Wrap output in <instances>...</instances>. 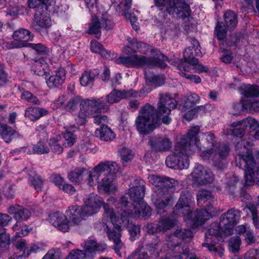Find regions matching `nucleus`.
<instances>
[{
    "mask_svg": "<svg viewBox=\"0 0 259 259\" xmlns=\"http://www.w3.org/2000/svg\"><path fill=\"white\" fill-rule=\"evenodd\" d=\"M199 131V126L192 127L177 143L173 154L166 158L165 164L167 167L177 169H187L189 167V158L194 153L195 147L202 150L198 138Z\"/></svg>",
    "mask_w": 259,
    "mask_h": 259,
    "instance_id": "f257e3e1",
    "label": "nucleus"
},
{
    "mask_svg": "<svg viewBox=\"0 0 259 259\" xmlns=\"http://www.w3.org/2000/svg\"><path fill=\"white\" fill-rule=\"evenodd\" d=\"M115 206L116 213L125 220L128 217L146 220L151 215V209L144 201L134 204L128 201L127 197L122 196Z\"/></svg>",
    "mask_w": 259,
    "mask_h": 259,
    "instance_id": "f03ea898",
    "label": "nucleus"
},
{
    "mask_svg": "<svg viewBox=\"0 0 259 259\" xmlns=\"http://www.w3.org/2000/svg\"><path fill=\"white\" fill-rule=\"evenodd\" d=\"M166 56L162 54H157L153 57H146L142 55H134L127 57H120L115 60L117 64L126 66L139 67L147 66L149 68H164L167 66Z\"/></svg>",
    "mask_w": 259,
    "mask_h": 259,
    "instance_id": "7ed1b4c3",
    "label": "nucleus"
},
{
    "mask_svg": "<svg viewBox=\"0 0 259 259\" xmlns=\"http://www.w3.org/2000/svg\"><path fill=\"white\" fill-rule=\"evenodd\" d=\"M105 213L109 218L113 224L114 227L112 229L107 227V234L110 241L113 243V249L116 253L121 257L120 252V249L123 246V243L121 240V227L122 224L125 221L123 217L120 216L116 212H115L112 208L110 207L107 204L104 205Z\"/></svg>",
    "mask_w": 259,
    "mask_h": 259,
    "instance_id": "20e7f679",
    "label": "nucleus"
},
{
    "mask_svg": "<svg viewBox=\"0 0 259 259\" xmlns=\"http://www.w3.org/2000/svg\"><path fill=\"white\" fill-rule=\"evenodd\" d=\"M200 46L197 40H194L193 46L189 47L184 52V58L176 62L175 65L178 69H183L184 71H190L194 70L196 73L207 72L208 69L202 64H198V60L195 56L201 54Z\"/></svg>",
    "mask_w": 259,
    "mask_h": 259,
    "instance_id": "39448f33",
    "label": "nucleus"
},
{
    "mask_svg": "<svg viewBox=\"0 0 259 259\" xmlns=\"http://www.w3.org/2000/svg\"><path fill=\"white\" fill-rule=\"evenodd\" d=\"M159 119L161 118L158 116L156 109L147 104L141 109L135 121V126L140 134L148 135L155 129Z\"/></svg>",
    "mask_w": 259,
    "mask_h": 259,
    "instance_id": "423d86ee",
    "label": "nucleus"
},
{
    "mask_svg": "<svg viewBox=\"0 0 259 259\" xmlns=\"http://www.w3.org/2000/svg\"><path fill=\"white\" fill-rule=\"evenodd\" d=\"M223 234L226 236L224 233V228L221 225V222L212 223L205 234L206 240L207 242L203 243L202 247H206L215 255L222 257L224 254V249L222 246L217 245L216 244L223 241Z\"/></svg>",
    "mask_w": 259,
    "mask_h": 259,
    "instance_id": "0eeeda50",
    "label": "nucleus"
},
{
    "mask_svg": "<svg viewBox=\"0 0 259 259\" xmlns=\"http://www.w3.org/2000/svg\"><path fill=\"white\" fill-rule=\"evenodd\" d=\"M154 3L157 7H165L170 15L176 14L183 19L188 18L191 15L190 6L184 0H154Z\"/></svg>",
    "mask_w": 259,
    "mask_h": 259,
    "instance_id": "6e6552de",
    "label": "nucleus"
},
{
    "mask_svg": "<svg viewBox=\"0 0 259 259\" xmlns=\"http://www.w3.org/2000/svg\"><path fill=\"white\" fill-rule=\"evenodd\" d=\"M159 100L158 103V116L161 118L162 122L168 124L171 121V118L168 116L171 110L176 108L177 103L175 98L170 96L169 94L160 93L159 94Z\"/></svg>",
    "mask_w": 259,
    "mask_h": 259,
    "instance_id": "1a4fd4ad",
    "label": "nucleus"
},
{
    "mask_svg": "<svg viewBox=\"0 0 259 259\" xmlns=\"http://www.w3.org/2000/svg\"><path fill=\"white\" fill-rule=\"evenodd\" d=\"M82 206L73 205L68 207L65 213L66 224L68 227H80L85 223V217H88V213L84 211Z\"/></svg>",
    "mask_w": 259,
    "mask_h": 259,
    "instance_id": "9d476101",
    "label": "nucleus"
},
{
    "mask_svg": "<svg viewBox=\"0 0 259 259\" xmlns=\"http://www.w3.org/2000/svg\"><path fill=\"white\" fill-rule=\"evenodd\" d=\"M246 167L244 172L245 185H253L255 180L259 182V164H256L253 157L251 156L243 157L242 165Z\"/></svg>",
    "mask_w": 259,
    "mask_h": 259,
    "instance_id": "9b49d317",
    "label": "nucleus"
},
{
    "mask_svg": "<svg viewBox=\"0 0 259 259\" xmlns=\"http://www.w3.org/2000/svg\"><path fill=\"white\" fill-rule=\"evenodd\" d=\"M117 164L116 162H108V168H106L103 174L104 177L99 183V189L102 190L105 193L113 192L116 189L115 185L113 182L116 176V172L117 171Z\"/></svg>",
    "mask_w": 259,
    "mask_h": 259,
    "instance_id": "f8f14e48",
    "label": "nucleus"
},
{
    "mask_svg": "<svg viewBox=\"0 0 259 259\" xmlns=\"http://www.w3.org/2000/svg\"><path fill=\"white\" fill-rule=\"evenodd\" d=\"M240 218V211L237 209L232 208L222 215L220 219L221 225L224 228V233L226 236L233 234L234 227L238 222Z\"/></svg>",
    "mask_w": 259,
    "mask_h": 259,
    "instance_id": "ddd939ff",
    "label": "nucleus"
},
{
    "mask_svg": "<svg viewBox=\"0 0 259 259\" xmlns=\"http://www.w3.org/2000/svg\"><path fill=\"white\" fill-rule=\"evenodd\" d=\"M234 128L232 134L239 138H242L245 134V128L247 127L251 131H255V134H259V124L254 118L247 117L242 120L234 122L232 124Z\"/></svg>",
    "mask_w": 259,
    "mask_h": 259,
    "instance_id": "4468645a",
    "label": "nucleus"
},
{
    "mask_svg": "<svg viewBox=\"0 0 259 259\" xmlns=\"http://www.w3.org/2000/svg\"><path fill=\"white\" fill-rule=\"evenodd\" d=\"M193 202V198L191 192L182 191L178 202L174 208V212L177 214L182 213L184 215H188V218L191 221L190 214L194 212L191 211V205Z\"/></svg>",
    "mask_w": 259,
    "mask_h": 259,
    "instance_id": "2eb2a0df",
    "label": "nucleus"
},
{
    "mask_svg": "<svg viewBox=\"0 0 259 259\" xmlns=\"http://www.w3.org/2000/svg\"><path fill=\"white\" fill-rule=\"evenodd\" d=\"M192 181L199 185H206L212 182L214 175L212 171L205 168L202 165L197 164L191 174Z\"/></svg>",
    "mask_w": 259,
    "mask_h": 259,
    "instance_id": "dca6fc26",
    "label": "nucleus"
},
{
    "mask_svg": "<svg viewBox=\"0 0 259 259\" xmlns=\"http://www.w3.org/2000/svg\"><path fill=\"white\" fill-rule=\"evenodd\" d=\"M148 145L152 151L161 153L169 151L172 147V143L167 137L152 136L148 139Z\"/></svg>",
    "mask_w": 259,
    "mask_h": 259,
    "instance_id": "f3484780",
    "label": "nucleus"
},
{
    "mask_svg": "<svg viewBox=\"0 0 259 259\" xmlns=\"http://www.w3.org/2000/svg\"><path fill=\"white\" fill-rule=\"evenodd\" d=\"M83 201L84 205L82 207L84 209V211L88 213V215L97 213L102 205L103 207L105 204L110 206L108 203H104L103 199L94 193L86 195ZM109 207H110V206Z\"/></svg>",
    "mask_w": 259,
    "mask_h": 259,
    "instance_id": "a211bd4d",
    "label": "nucleus"
},
{
    "mask_svg": "<svg viewBox=\"0 0 259 259\" xmlns=\"http://www.w3.org/2000/svg\"><path fill=\"white\" fill-rule=\"evenodd\" d=\"M217 211L210 204L207 205L206 209L196 210L190 214L191 221L195 227L202 225L205 221L212 217Z\"/></svg>",
    "mask_w": 259,
    "mask_h": 259,
    "instance_id": "6ab92c4d",
    "label": "nucleus"
},
{
    "mask_svg": "<svg viewBox=\"0 0 259 259\" xmlns=\"http://www.w3.org/2000/svg\"><path fill=\"white\" fill-rule=\"evenodd\" d=\"M145 182L141 179H136L130 185L128 193L131 199L136 203L143 201L145 194Z\"/></svg>",
    "mask_w": 259,
    "mask_h": 259,
    "instance_id": "aec40b11",
    "label": "nucleus"
},
{
    "mask_svg": "<svg viewBox=\"0 0 259 259\" xmlns=\"http://www.w3.org/2000/svg\"><path fill=\"white\" fill-rule=\"evenodd\" d=\"M148 179L152 184L159 188L158 191H167L171 193V189L178 184V182L175 179L166 176L151 175Z\"/></svg>",
    "mask_w": 259,
    "mask_h": 259,
    "instance_id": "412c9836",
    "label": "nucleus"
},
{
    "mask_svg": "<svg viewBox=\"0 0 259 259\" xmlns=\"http://www.w3.org/2000/svg\"><path fill=\"white\" fill-rule=\"evenodd\" d=\"M113 26V23L109 19L102 18L99 20L98 18H94L89 29V33L96 35L99 38L101 36V28L111 29Z\"/></svg>",
    "mask_w": 259,
    "mask_h": 259,
    "instance_id": "4be33fe9",
    "label": "nucleus"
},
{
    "mask_svg": "<svg viewBox=\"0 0 259 259\" xmlns=\"http://www.w3.org/2000/svg\"><path fill=\"white\" fill-rule=\"evenodd\" d=\"M109 161H106L99 163L91 171L88 170V176L86 180L90 186L95 185L96 182H99V177L104 174L106 168H108Z\"/></svg>",
    "mask_w": 259,
    "mask_h": 259,
    "instance_id": "5701e85b",
    "label": "nucleus"
},
{
    "mask_svg": "<svg viewBox=\"0 0 259 259\" xmlns=\"http://www.w3.org/2000/svg\"><path fill=\"white\" fill-rule=\"evenodd\" d=\"M13 37L15 40L12 45L13 48H19L25 46H20L22 42H28V40H32L33 35L27 29L21 28L14 31Z\"/></svg>",
    "mask_w": 259,
    "mask_h": 259,
    "instance_id": "b1692460",
    "label": "nucleus"
},
{
    "mask_svg": "<svg viewBox=\"0 0 259 259\" xmlns=\"http://www.w3.org/2000/svg\"><path fill=\"white\" fill-rule=\"evenodd\" d=\"M51 24V20L49 17L43 15L39 9L36 10L32 26L37 31L40 32L44 29L50 27Z\"/></svg>",
    "mask_w": 259,
    "mask_h": 259,
    "instance_id": "393cba45",
    "label": "nucleus"
},
{
    "mask_svg": "<svg viewBox=\"0 0 259 259\" xmlns=\"http://www.w3.org/2000/svg\"><path fill=\"white\" fill-rule=\"evenodd\" d=\"M66 71L63 68H59L54 74L46 79L48 87L50 89L57 88L61 85L66 79Z\"/></svg>",
    "mask_w": 259,
    "mask_h": 259,
    "instance_id": "a878e982",
    "label": "nucleus"
},
{
    "mask_svg": "<svg viewBox=\"0 0 259 259\" xmlns=\"http://www.w3.org/2000/svg\"><path fill=\"white\" fill-rule=\"evenodd\" d=\"M203 137L205 142L203 144L202 147L204 150H202L200 155L203 159L206 160L208 159L212 154V147L214 146L215 136L213 133L208 132L204 134Z\"/></svg>",
    "mask_w": 259,
    "mask_h": 259,
    "instance_id": "bb28decb",
    "label": "nucleus"
},
{
    "mask_svg": "<svg viewBox=\"0 0 259 259\" xmlns=\"http://www.w3.org/2000/svg\"><path fill=\"white\" fill-rule=\"evenodd\" d=\"M8 212L10 214H14V218L17 220L26 221L31 214L28 209L17 204L10 206L8 208Z\"/></svg>",
    "mask_w": 259,
    "mask_h": 259,
    "instance_id": "cd10ccee",
    "label": "nucleus"
},
{
    "mask_svg": "<svg viewBox=\"0 0 259 259\" xmlns=\"http://www.w3.org/2000/svg\"><path fill=\"white\" fill-rule=\"evenodd\" d=\"M133 91L117 90L114 89L111 92L106 96V102L109 104H114L119 102L121 100L132 97Z\"/></svg>",
    "mask_w": 259,
    "mask_h": 259,
    "instance_id": "c85d7f7f",
    "label": "nucleus"
},
{
    "mask_svg": "<svg viewBox=\"0 0 259 259\" xmlns=\"http://www.w3.org/2000/svg\"><path fill=\"white\" fill-rule=\"evenodd\" d=\"M65 215L56 212L49 215L48 220L54 227H57L63 232L68 231V227L66 224Z\"/></svg>",
    "mask_w": 259,
    "mask_h": 259,
    "instance_id": "c756f323",
    "label": "nucleus"
},
{
    "mask_svg": "<svg viewBox=\"0 0 259 259\" xmlns=\"http://www.w3.org/2000/svg\"><path fill=\"white\" fill-rule=\"evenodd\" d=\"M129 42V45L124 48V52L128 55L139 51L141 53H144L145 51L147 46L146 44L143 42H139L135 38L128 37L127 39Z\"/></svg>",
    "mask_w": 259,
    "mask_h": 259,
    "instance_id": "7c9ffc66",
    "label": "nucleus"
},
{
    "mask_svg": "<svg viewBox=\"0 0 259 259\" xmlns=\"http://www.w3.org/2000/svg\"><path fill=\"white\" fill-rule=\"evenodd\" d=\"M88 176V170L84 167H78L70 171L67 176L68 179L71 182L79 184L84 180H86Z\"/></svg>",
    "mask_w": 259,
    "mask_h": 259,
    "instance_id": "2f4dec72",
    "label": "nucleus"
},
{
    "mask_svg": "<svg viewBox=\"0 0 259 259\" xmlns=\"http://www.w3.org/2000/svg\"><path fill=\"white\" fill-rule=\"evenodd\" d=\"M172 199V193L168 191H158L157 197L153 200L154 204L157 209L166 207Z\"/></svg>",
    "mask_w": 259,
    "mask_h": 259,
    "instance_id": "473e14b6",
    "label": "nucleus"
},
{
    "mask_svg": "<svg viewBox=\"0 0 259 259\" xmlns=\"http://www.w3.org/2000/svg\"><path fill=\"white\" fill-rule=\"evenodd\" d=\"M0 135L6 143H10L14 139L21 137L17 132L6 124H0Z\"/></svg>",
    "mask_w": 259,
    "mask_h": 259,
    "instance_id": "72a5a7b5",
    "label": "nucleus"
},
{
    "mask_svg": "<svg viewBox=\"0 0 259 259\" xmlns=\"http://www.w3.org/2000/svg\"><path fill=\"white\" fill-rule=\"evenodd\" d=\"M48 113V110L44 108L31 106L26 108L24 115L30 120L35 121Z\"/></svg>",
    "mask_w": 259,
    "mask_h": 259,
    "instance_id": "f704fd0d",
    "label": "nucleus"
},
{
    "mask_svg": "<svg viewBox=\"0 0 259 259\" xmlns=\"http://www.w3.org/2000/svg\"><path fill=\"white\" fill-rule=\"evenodd\" d=\"M96 136L104 141H109L115 138V135L112 130L107 125H103L95 132Z\"/></svg>",
    "mask_w": 259,
    "mask_h": 259,
    "instance_id": "c9c22d12",
    "label": "nucleus"
},
{
    "mask_svg": "<svg viewBox=\"0 0 259 259\" xmlns=\"http://www.w3.org/2000/svg\"><path fill=\"white\" fill-rule=\"evenodd\" d=\"M224 19L227 28L230 31L233 30L238 23V16L232 10H228L224 13Z\"/></svg>",
    "mask_w": 259,
    "mask_h": 259,
    "instance_id": "e433bc0d",
    "label": "nucleus"
},
{
    "mask_svg": "<svg viewBox=\"0 0 259 259\" xmlns=\"http://www.w3.org/2000/svg\"><path fill=\"white\" fill-rule=\"evenodd\" d=\"M80 106V112L75 120L78 125H83L87 122V118L92 116L93 112L84 102L83 104H81Z\"/></svg>",
    "mask_w": 259,
    "mask_h": 259,
    "instance_id": "4c0bfd02",
    "label": "nucleus"
},
{
    "mask_svg": "<svg viewBox=\"0 0 259 259\" xmlns=\"http://www.w3.org/2000/svg\"><path fill=\"white\" fill-rule=\"evenodd\" d=\"M55 0H28V5L29 8L31 9H37V10L45 9L49 10V7L55 5Z\"/></svg>",
    "mask_w": 259,
    "mask_h": 259,
    "instance_id": "58836bf2",
    "label": "nucleus"
},
{
    "mask_svg": "<svg viewBox=\"0 0 259 259\" xmlns=\"http://www.w3.org/2000/svg\"><path fill=\"white\" fill-rule=\"evenodd\" d=\"M200 97L196 94L193 93L186 97H185L183 105H180L179 108L182 111L184 112L191 109L196 104L199 103Z\"/></svg>",
    "mask_w": 259,
    "mask_h": 259,
    "instance_id": "ea45409f",
    "label": "nucleus"
},
{
    "mask_svg": "<svg viewBox=\"0 0 259 259\" xmlns=\"http://www.w3.org/2000/svg\"><path fill=\"white\" fill-rule=\"evenodd\" d=\"M87 106L92 110V112L95 113L96 110L109 109V106L107 103L104 101L103 98L100 99H93L88 100L84 102Z\"/></svg>",
    "mask_w": 259,
    "mask_h": 259,
    "instance_id": "a19ab883",
    "label": "nucleus"
},
{
    "mask_svg": "<svg viewBox=\"0 0 259 259\" xmlns=\"http://www.w3.org/2000/svg\"><path fill=\"white\" fill-rule=\"evenodd\" d=\"M48 65L42 58H39L34 61L32 65V70L34 73L39 76H43L47 73Z\"/></svg>",
    "mask_w": 259,
    "mask_h": 259,
    "instance_id": "79ce46f5",
    "label": "nucleus"
},
{
    "mask_svg": "<svg viewBox=\"0 0 259 259\" xmlns=\"http://www.w3.org/2000/svg\"><path fill=\"white\" fill-rule=\"evenodd\" d=\"M247 142L245 140H241L240 142H238L236 146V151L238 152L239 158V162H236V165L240 168H242L243 163V157L245 156H251L253 157L251 154L247 153V154H244L243 153L246 152L248 149L245 145Z\"/></svg>",
    "mask_w": 259,
    "mask_h": 259,
    "instance_id": "37998d69",
    "label": "nucleus"
},
{
    "mask_svg": "<svg viewBox=\"0 0 259 259\" xmlns=\"http://www.w3.org/2000/svg\"><path fill=\"white\" fill-rule=\"evenodd\" d=\"M257 85L248 84H242L239 88L240 93L246 97H256L257 94Z\"/></svg>",
    "mask_w": 259,
    "mask_h": 259,
    "instance_id": "c03bdc74",
    "label": "nucleus"
},
{
    "mask_svg": "<svg viewBox=\"0 0 259 259\" xmlns=\"http://www.w3.org/2000/svg\"><path fill=\"white\" fill-rule=\"evenodd\" d=\"M176 220L169 217L162 218L158 222L160 231L166 232L172 228L176 225Z\"/></svg>",
    "mask_w": 259,
    "mask_h": 259,
    "instance_id": "a18cd8bd",
    "label": "nucleus"
},
{
    "mask_svg": "<svg viewBox=\"0 0 259 259\" xmlns=\"http://www.w3.org/2000/svg\"><path fill=\"white\" fill-rule=\"evenodd\" d=\"M21 46H25L31 48L37 54L41 55H47L50 53V49L47 46L42 45L41 43H29L22 42Z\"/></svg>",
    "mask_w": 259,
    "mask_h": 259,
    "instance_id": "49530a36",
    "label": "nucleus"
},
{
    "mask_svg": "<svg viewBox=\"0 0 259 259\" xmlns=\"http://www.w3.org/2000/svg\"><path fill=\"white\" fill-rule=\"evenodd\" d=\"M28 175L29 180L34 186L35 189L37 192L41 191L43 186V183L40 177L38 176L36 171L33 170H30Z\"/></svg>",
    "mask_w": 259,
    "mask_h": 259,
    "instance_id": "de8ad7c7",
    "label": "nucleus"
},
{
    "mask_svg": "<svg viewBox=\"0 0 259 259\" xmlns=\"http://www.w3.org/2000/svg\"><path fill=\"white\" fill-rule=\"evenodd\" d=\"M145 78L147 83L149 85L157 87L162 85L164 83L165 79L161 75H154L151 76L146 74Z\"/></svg>",
    "mask_w": 259,
    "mask_h": 259,
    "instance_id": "09e8293b",
    "label": "nucleus"
},
{
    "mask_svg": "<svg viewBox=\"0 0 259 259\" xmlns=\"http://www.w3.org/2000/svg\"><path fill=\"white\" fill-rule=\"evenodd\" d=\"M95 74L91 71H84L80 77L79 81L81 85L86 87L92 84L95 80Z\"/></svg>",
    "mask_w": 259,
    "mask_h": 259,
    "instance_id": "8fccbe9b",
    "label": "nucleus"
},
{
    "mask_svg": "<svg viewBox=\"0 0 259 259\" xmlns=\"http://www.w3.org/2000/svg\"><path fill=\"white\" fill-rule=\"evenodd\" d=\"M226 25L222 22H218L214 29V34L218 39L223 40L227 35Z\"/></svg>",
    "mask_w": 259,
    "mask_h": 259,
    "instance_id": "3c124183",
    "label": "nucleus"
},
{
    "mask_svg": "<svg viewBox=\"0 0 259 259\" xmlns=\"http://www.w3.org/2000/svg\"><path fill=\"white\" fill-rule=\"evenodd\" d=\"M39 250L40 247L38 246L33 244L30 247H27V250H24L22 253L18 254V252L15 253L13 255V257H11L9 259H21L22 257H28L31 253H36Z\"/></svg>",
    "mask_w": 259,
    "mask_h": 259,
    "instance_id": "603ef678",
    "label": "nucleus"
},
{
    "mask_svg": "<svg viewBox=\"0 0 259 259\" xmlns=\"http://www.w3.org/2000/svg\"><path fill=\"white\" fill-rule=\"evenodd\" d=\"M118 152L123 163L131 161L134 157L133 151L128 147L123 146L120 148Z\"/></svg>",
    "mask_w": 259,
    "mask_h": 259,
    "instance_id": "864d4df0",
    "label": "nucleus"
},
{
    "mask_svg": "<svg viewBox=\"0 0 259 259\" xmlns=\"http://www.w3.org/2000/svg\"><path fill=\"white\" fill-rule=\"evenodd\" d=\"M21 98L24 101L34 105H39L41 104V102L37 98L28 91H24L21 93Z\"/></svg>",
    "mask_w": 259,
    "mask_h": 259,
    "instance_id": "5fc2aeb1",
    "label": "nucleus"
},
{
    "mask_svg": "<svg viewBox=\"0 0 259 259\" xmlns=\"http://www.w3.org/2000/svg\"><path fill=\"white\" fill-rule=\"evenodd\" d=\"M34 153L37 154H48L50 152V148L46 142L40 141L37 142L33 148Z\"/></svg>",
    "mask_w": 259,
    "mask_h": 259,
    "instance_id": "6e6d98bb",
    "label": "nucleus"
},
{
    "mask_svg": "<svg viewBox=\"0 0 259 259\" xmlns=\"http://www.w3.org/2000/svg\"><path fill=\"white\" fill-rule=\"evenodd\" d=\"M176 237L182 240L190 239L193 237L192 231L189 229H179L174 234Z\"/></svg>",
    "mask_w": 259,
    "mask_h": 259,
    "instance_id": "4d7b16f0",
    "label": "nucleus"
},
{
    "mask_svg": "<svg viewBox=\"0 0 259 259\" xmlns=\"http://www.w3.org/2000/svg\"><path fill=\"white\" fill-rule=\"evenodd\" d=\"M84 250L83 251H85L86 254L87 252L92 253L95 250H101L103 251L105 249V248H100V246L98 245L97 242L92 240L87 241L84 242Z\"/></svg>",
    "mask_w": 259,
    "mask_h": 259,
    "instance_id": "13d9d810",
    "label": "nucleus"
},
{
    "mask_svg": "<svg viewBox=\"0 0 259 259\" xmlns=\"http://www.w3.org/2000/svg\"><path fill=\"white\" fill-rule=\"evenodd\" d=\"M65 141L63 143V146L65 147H70L76 141V136L72 132L66 131L63 134Z\"/></svg>",
    "mask_w": 259,
    "mask_h": 259,
    "instance_id": "bf43d9fd",
    "label": "nucleus"
},
{
    "mask_svg": "<svg viewBox=\"0 0 259 259\" xmlns=\"http://www.w3.org/2000/svg\"><path fill=\"white\" fill-rule=\"evenodd\" d=\"M143 249V246H139L126 259H149L148 254L145 251H142Z\"/></svg>",
    "mask_w": 259,
    "mask_h": 259,
    "instance_id": "052dcab7",
    "label": "nucleus"
},
{
    "mask_svg": "<svg viewBox=\"0 0 259 259\" xmlns=\"http://www.w3.org/2000/svg\"><path fill=\"white\" fill-rule=\"evenodd\" d=\"M212 198L211 193L206 190H201L197 194V202L198 205H202L203 203Z\"/></svg>",
    "mask_w": 259,
    "mask_h": 259,
    "instance_id": "680f3d73",
    "label": "nucleus"
},
{
    "mask_svg": "<svg viewBox=\"0 0 259 259\" xmlns=\"http://www.w3.org/2000/svg\"><path fill=\"white\" fill-rule=\"evenodd\" d=\"M49 144L52 150V151L57 154H60L63 151V148L59 143V141L55 138H51Z\"/></svg>",
    "mask_w": 259,
    "mask_h": 259,
    "instance_id": "e2e57ef3",
    "label": "nucleus"
},
{
    "mask_svg": "<svg viewBox=\"0 0 259 259\" xmlns=\"http://www.w3.org/2000/svg\"><path fill=\"white\" fill-rule=\"evenodd\" d=\"M86 252L78 249L72 250L65 259H84Z\"/></svg>",
    "mask_w": 259,
    "mask_h": 259,
    "instance_id": "0e129e2a",
    "label": "nucleus"
},
{
    "mask_svg": "<svg viewBox=\"0 0 259 259\" xmlns=\"http://www.w3.org/2000/svg\"><path fill=\"white\" fill-rule=\"evenodd\" d=\"M128 230L131 235V239L135 240L136 238L140 236L141 226L139 225L130 224L128 227Z\"/></svg>",
    "mask_w": 259,
    "mask_h": 259,
    "instance_id": "69168bd1",
    "label": "nucleus"
},
{
    "mask_svg": "<svg viewBox=\"0 0 259 259\" xmlns=\"http://www.w3.org/2000/svg\"><path fill=\"white\" fill-rule=\"evenodd\" d=\"M241 239L238 236H235L231 238L229 241V247L233 252H237L240 248Z\"/></svg>",
    "mask_w": 259,
    "mask_h": 259,
    "instance_id": "338daca9",
    "label": "nucleus"
},
{
    "mask_svg": "<svg viewBox=\"0 0 259 259\" xmlns=\"http://www.w3.org/2000/svg\"><path fill=\"white\" fill-rule=\"evenodd\" d=\"M248 208L250 211L252 217V220L253 222L256 227V228L259 227V219L257 215V211L256 209V206L252 203H250L247 206Z\"/></svg>",
    "mask_w": 259,
    "mask_h": 259,
    "instance_id": "774afa93",
    "label": "nucleus"
}]
</instances>
